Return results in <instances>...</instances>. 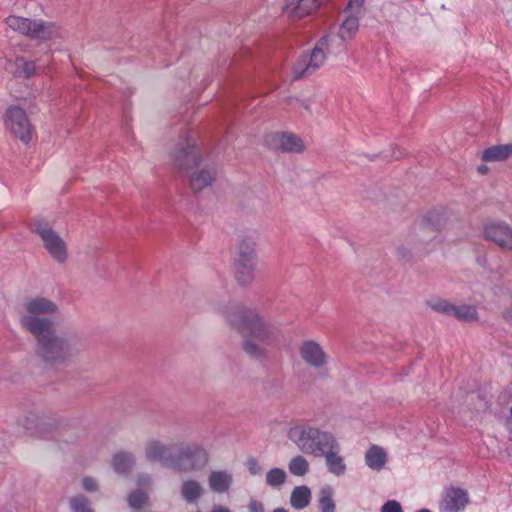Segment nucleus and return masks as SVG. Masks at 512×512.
I'll use <instances>...</instances> for the list:
<instances>
[{
  "label": "nucleus",
  "instance_id": "obj_27",
  "mask_svg": "<svg viewBox=\"0 0 512 512\" xmlns=\"http://www.w3.org/2000/svg\"><path fill=\"white\" fill-rule=\"evenodd\" d=\"M288 468L291 474L304 476L309 470V463L303 456L298 455L290 460Z\"/></svg>",
  "mask_w": 512,
  "mask_h": 512
},
{
  "label": "nucleus",
  "instance_id": "obj_20",
  "mask_svg": "<svg viewBox=\"0 0 512 512\" xmlns=\"http://www.w3.org/2000/svg\"><path fill=\"white\" fill-rule=\"evenodd\" d=\"M512 156V144L494 145L482 152L481 159L484 162H502Z\"/></svg>",
  "mask_w": 512,
  "mask_h": 512
},
{
  "label": "nucleus",
  "instance_id": "obj_31",
  "mask_svg": "<svg viewBox=\"0 0 512 512\" xmlns=\"http://www.w3.org/2000/svg\"><path fill=\"white\" fill-rule=\"evenodd\" d=\"M453 316L460 321H474L477 319V312L473 306L460 305L454 307Z\"/></svg>",
  "mask_w": 512,
  "mask_h": 512
},
{
  "label": "nucleus",
  "instance_id": "obj_29",
  "mask_svg": "<svg viewBox=\"0 0 512 512\" xmlns=\"http://www.w3.org/2000/svg\"><path fill=\"white\" fill-rule=\"evenodd\" d=\"M319 507L321 512H334L333 491L330 487L323 488L320 492Z\"/></svg>",
  "mask_w": 512,
  "mask_h": 512
},
{
  "label": "nucleus",
  "instance_id": "obj_7",
  "mask_svg": "<svg viewBox=\"0 0 512 512\" xmlns=\"http://www.w3.org/2000/svg\"><path fill=\"white\" fill-rule=\"evenodd\" d=\"M4 127L9 135L21 141L23 144H29L34 137L35 130L32 126L26 111L17 105L9 106L3 116Z\"/></svg>",
  "mask_w": 512,
  "mask_h": 512
},
{
  "label": "nucleus",
  "instance_id": "obj_34",
  "mask_svg": "<svg viewBox=\"0 0 512 512\" xmlns=\"http://www.w3.org/2000/svg\"><path fill=\"white\" fill-rule=\"evenodd\" d=\"M71 506L75 512H93L88 508L87 500L84 497H75L72 499Z\"/></svg>",
  "mask_w": 512,
  "mask_h": 512
},
{
  "label": "nucleus",
  "instance_id": "obj_38",
  "mask_svg": "<svg viewBox=\"0 0 512 512\" xmlns=\"http://www.w3.org/2000/svg\"><path fill=\"white\" fill-rule=\"evenodd\" d=\"M362 3L363 0H349L346 9H348V12L352 10H355L356 12H362Z\"/></svg>",
  "mask_w": 512,
  "mask_h": 512
},
{
  "label": "nucleus",
  "instance_id": "obj_19",
  "mask_svg": "<svg viewBox=\"0 0 512 512\" xmlns=\"http://www.w3.org/2000/svg\"><path fill=\"white\" fill-rule=\"evenodd\" d=\"M387 460V452L379 445H371L365 452V463L372 470H382L385 467Z\"/></svg>",
  "mask_w": 512,
  "mask_h": 512
},
{
  "label": "nucleus",
  "instance_id": "obj_14",
  "mask_svg": "<svg viewBox=\"0 0 512 512\" xmlns=\"http://www.w3.org/2000/svg\"><path fill=\"white\" fill-rule=\"evenodd\" d=\"M468 503L467 493L460 488H448L445 490L440 503L442 512H458Z\"/></svg>",
  "mask_w": 512,
  "mask_h": 512
},
{
  "label": "nucleus",
  "instance_id": "obj_5",
  "mask_svg": "<svg viewBox=\"0 0 512 512\" xmlns=\"http://www.w3.org/2000/svg\"><path fill=\"white\" fill-rule=\"evenodd\" d=\"M6 24L14 31L31 38L52 40L62 38L64 30L61 26L42 20H29L23 17L11 15L6 19Z\"/></svg>",
  "mask_w": 512,
  "mask_h": 512
},
{
  "label": "nucleus",
  "instance_id": "obj_8",
  "mask_svg": "<svg viewBox=\"0 0 512 512\" xmlns=\"http://www.w3.org/2000/svg\"><path fill=\"white\" fill-rule=\"evenodd\" d=\"M256 242L252 237L242 238L237 246L235 258V275L237 280L246 284L253 278V272L256 268Z\"/></svg>",
  "mask_w": 512,
  "mask_h": 512
},
{
  "label": "nucleus",
  "instance_id": "obj_24",
  "mask_svg": "<svg viewBox=\"0 0 512 512\" xmlns=\"http://www.w3.org/2000/svg\"><path fill=\"white\" fill-rule=\"evenodd\" d=\"M287 8L297 17H304L317 8L316 0H288Z\"/></svg>",
  "mask_w": 512,
  "mask_h": 512
},
{
  "label": "nucleus",
  "instance_id": "obj_36",
  "mask_svg": "<svg viewBox=\"0 0 512 512\" xmlns=\"http://www.w3.org/2000/svg\"><path fill=\"white\" fill-rule=\"evenodd\" d=\"M247 466H248V470H249L250 474H252V475H257V474L261 473V471H262V468L256 459H250L247 462Z\"/></svg>",
  "mask_w": 512,
  "mask_h": 512
},
{
  "label": "nucleus",
  "instance_id": "obj_21",
  "mask_svg": "<svg viewBox=\"0 0 512 512\" xmlns=\"http://www.w3.org/2000/svg\"><path fill=\"white\" fill-rule=\"evenodd\" d=\"M199 161L200 151L196 146H189L176 156V164L180 169L189 170L198 167Z\"/></svg>",
  "mask_w": 512,
  "mask_h": 512
},
{
  "label": "nucleus",
  "instance_id": "obj_33",
  "mask_svg": "<svg viewBox=\"0 0 512 512\" xmlns=\"http://www.w3.org/2000/svg\"><path fill=\"white\" fill-rule=\"evenodd\" d=\"M147 501V496L142 492H133L128 497V503L133 508L142 507Z\"/></svg>",
  "mask_w": 512,
  "mask_h": 512
},
{
  "label": "nucleus",
  "instance_id": "obj_18",
  "mask_svg": "<svg viewBox=\"0 0 512 512\" xmlns=\"http://www.w3.org/2000/svg\"><path fill=\"white\" fill-rule=\"evenodd\" d=\"M326 465L332 474L336 476L343 475L346 471V464L343 456L339 453V445L335 440V447H325L324 454Z\"/></svg>",
  "mask_w": 512,
  "mask_h": 512
},
{
  "label": "nucleus",
  "instance_id": "obj_42",
  "mask_svg": "<svg viewBox=\"0 0 512 512\" xmlns=\"http://www.w3.org/2000/svg\"><path fill=\"white\" fill-rule=\"evenodd\" d=\"M504 317L510 321H512V315H510V312H507Z\"/></svg>",
  "mask_w": 512,
  "mask_h": 512
},
{
  "label": "nucleus",
  "instance_id": "obj_16",
  "mask_svg": "<svg viewBox=\"0 0 512 512\" xmlns=\"http://www.w3.org/2000/svg\"><path fill=\"white\" fill-rule=\"evenodd\" d=\"M273 146L285 152H302L305 149L303 140L292 133H278L272 138Z\"/></svg>",
  "mask_w": 512,
  "mask_h": 512
},
{
  "label": "nucleus",
  "instance_id": "obj_9",
  "mask_svg": "<svg viewBox=\"0 0 512 512\" xmlns=\"http://www.w3.org/2000/svg\"><path fill=\"white\" fill-rule=\"evenodd\" d=\"M337 41L335 37L322 38L307 56H302L293 66L294 78H300L312 74L317 68L323 65L326 59V53L334 50V43Z\"/></svg>",
  "mask_w": 512,
  "mask_h": 512
},
{
  "label": "nucleus",
  "instance_id": "obj_11",
  "mask_svg": "<svg viewBox=\"0 0 512 512\" xmlns=\"http://www.w3.org/2000/svg\"><path fill=\"white\" fill-rule=\"evenodd\" d=\"M485 238L503 249L512 250V228L504 223H489L484 229Z\"/></svg>",
  "mask_w": 512,
  "mask_h": 512
},
{
  "label": "nucleus",
  "instance_id": "obj_40",
  "mask_svg": "<svg viewBox=\"0 0 512 512\" xmlns=\"http://www.w3.org/2000/svg\"><path fill=\"white\" fill-rule=\"evenodd\" d=\"M211 512H231L228 508L223 506H215Z\"/></svg>",
  "mask_w": 512,
  "mask_h": 512
},
{
  "label": "nucleus",
  "instance_id": "obj_12",
  "mask_svg": "<svg viewBox=\"0 0 512 512\" xmlns=\"http://www.w3.org/2000/svg\"><path fill=\"white\" fill-rule=\"evenodd\" d=\"M58 311V306L52 300L43 296H34L25 299L23 303V315L37 317L39 314H55Z\"/></svg>",
  "mask_w": 512,
  "mask_h": 512
},
{
  "label": "nucleus",
  "instance_id": "obj_44",
  "mask_svg": "<svg viewBox=\"0 0 512 512\" xmlns=\"http://www.w3.org/2000/svg\"><path fill=\"white\" fill-rule=\"evenodd\" d=\"M417 512H431V511H430V510H428V509H421V510H419V511H417Z\"/></svg>",
  "mask_w": 512,
  "mask_h": 512
},
{
  "label": "nucleus",
  "instance_id": "obj_23",
  "mask_svg": "<svg viewBox=\"0 0 512 512\" xmlns=\"http://www.w3.org/2000/svg\"><path fill=\"white\" fill-rule=\"evenodd\" d=\"M311 501V490L305 486H297L293 489L290 497V503L295 509H303Z\"/></svg>",
  "mask_w": 512,
  "mask_h": 512
},
{
  "label": "nucleus",
  "instance_id": "obj_6",
  "mask_svg": "<svg viewBox=\"0 0 512 512\" xmlns=\"http://www.w3.org/2000/svg\"><path fill=\"white\" fill-rule=\"evenodd\" d=\"M30 230L37 234L50 257L58 263L68 258V248L64 239L56 233L50 223L43 218L35 217L30 221Z\"/></svg>",
  "mask_w": 512,
  "mask_h": 512
},
{
  "label": "nucleus",
  "instance_id": "obj_2",
  "mask_svg": "<svg viewBox=\"0 0 512 512\" xmlns=\"http://www.w3.org/2000/svg\"><path fill=\"white\" fill-rule=\"evenodd\" d=\"M22 327L34 335L38 342V355L48 365L63 363L71 352L69 340L58 335L52 321L46 318L26 316L20 318Z\"/></svg>",
  "mask_w": 512,
  "mask_h": 512
},
{
  "label": "nucleus",
  "instance_id": "obj_26",
  "mask_svg": "<svg viewBox=\"0 0 512 512\" xmlns=\"http://www.w3.org/2000/svg\"><path fill=\"white\" fill-rule=\"evenodd\" d=\"M134 464V458L130 453L119 452L112 459V466L118 473L128 471Z\"/></svg>",
  "mask_w": 512,
  "mask_h": 512
},
{
  "label": "nucleus",
  "instance_id": "obj_17",
  "mask_svg": "<svg viewBox=\"0 0 512 512\" xmlns=\"http://www.w3.org/2000/svg\"><path fill=\"white\" fill-rule=\"evenodd\" d=\"M344 14L345 18L342 21L338 32L339 38L342 41H351L359 30L361 12H356L355 10L348 12V9H345Z\"/></svg>",
  "mask_w": 512,
  "mask_h": 512
},
{
  "label": "nucleus",
  "instance_id": "obj_35",
  "mask_svg": "<svg viewBox=\"0 0 512 512\" xmlns=\"http://www.w3.org/2000/svg\"><path fill=\"white\" fill-rule=\"evenodd\" d=\"M381 512H403L399 502L395 500L387 501L382 507Z\"/></svg>",
  "mask_w": 512,
  "mask_h": 512
},
{
  "label": "nucleus",
  "instance_id": "obj_32",
  "mask_svg": "<svg viewBox=\"0 0 512 512\" xmlns=\"http://www.w3.org/2000/svg\"><path fill=\"white\" fill-rule=\"evenodd\" d=\"M430 306L433 310L447 315H453L455 307V305H452L446 300L433 301L430 303Z\"/></svg>",
  "mask_w": 512,
  "mask_h": 512
},
{
  "label": "nucleus",
  "instance_id": "obj_30",
  "mask_svg": "<svg viewBox=\"0 0 512 512\" xmlns=\"http://www.w3.org/2000/svg\"><path fill=\"white\" fill-rule=\"evenodd\" d=\"M287 479L286 472L281 468H272L266 474V483L271 487H279Z\"/></svg>",
  "mask_w": 512,
  "mask_h": 512
},
{
  "label": "nucleus",
  "instance_id": "obj_43",
  "mask_svg": "<svg viewBox=\"0 0 512 512\" xmlns=\"http://www.w3.org/2000/svg\"><path fill=\"white\" fill-rule=\"evenodd\" d=\"M273 512H287V510H285L283 508H277Z\"/></svg>",
  "mask_w": 512,
  "mask_h": 512
},
{
  "label": "nucleus",
  "instance_id": "obj_25",
  "mask_svg": "<svg viewBox=\"0 0 512 512\" xmlns=\"http://www.w3.org/2000/svg\"><path fill=\"white\" fill-rule=\"evenodd\" d=\"M214 178L215 174L211 170H197L190 175L191 186L194 190H201L211 184Z\"/></svg>",
  "mask_w": 512,
  "mask_h": 512
},
{
  "label": "nucleus",
  "instance_id": "obj_28",
  "mask_svg": "<svg viewBox=\"0 0 512 512\" xmlns=\"http://www.w3.org/2000/svg\"><path fill=\"white\" fill-rule=\"evenodd\" d=\"M201 486L194 480H189L183 483L182 495L185 500L191 502L196 500L201 495Z\"/></svg>",
  "mask_w": 512,
  "mask_h": 512
},
{
  "label": "nucleus",
  "instance_id": "obj_3",
  "mask_svg": "<svg viewBox=\"0 0 512 512\" xmlns=\"http://www.w3.org/2000/svg\"><path fill=\"white\" fill-rule=\"evenodd\" d=\"M145 455L150 461H158L183 472L202 467L208 459L205 450L197 445L185 446L180 449L177 455L173 456L171 448L158 440H152L146 444Z\"/></svg>",
  "mask_w": 512,
  "mask_h": 512
},
{
  "label": "nucleus",
  "instance_id": "obj_37",
  "mask_svg": "<svg viewBox=\"0 0 512 512\" xmlns=\"http://www.w3.org/2000/svg\"><path fill=\"white\" fill-rule=\"evenodd\" d=\"M249 512H264V505L255 500L252 499L248 505Z\"/></svg>",
  "mask_w": 512,
  "mask_h": 512
},
{
  "label": "nucleus",
  "instance_id": "obj_39",
  "mask_svg": "<svg viewBox=\"0 0 512 512\" xmlns=\"http://www.w3.org/2000/svg\"><path fill=\"white\" fill-rule=\"evenodd\" d=\"M82 484L87 491H94L97 488V483L93 478L90 477L84 478Z\"/></svg>",
  "mask_w": 512,
  "mask_h": 512
},
{
  "label": "nucleus",
  "instance_id": "obj_13",
  "mask_svg": "<svg viewBox=\"0 0 512 512\" xmlns=\"http://www.w3.org/2000/svg\"><path fill=\"white\" fill-rule=\"evenodd\" d=\"M301 358L313 367H322L327 362V355L316 341L309 340L301 344L299 348Z\"/></svg>",
  "mask_w": 512,
  "mask_h": 512
},
{
  "label": "nucleus",
  "instance_id": "obj_22",
  "mask_svg": "<svg viewBox=\"0 0 512 512\" xmlns=\"http://www.w3.org/2000/svg\"><path fill=\"white\" fill-rule=\"evenodd\" d=\"M210 488L217 493H224L232 485V475L227 471H213L208 478Z\"/></svg>",
  "mask_w": 512,
  "mask_h": 512
},
{
  "label": "nucleus",
  "instance_id": "obj_4",
  "mask_svg": "<svg viewBox=\"0 0 512 512\" xmlns=\"http://www.w3.org/2000/svg\"><path fill=\"white\" fill-rule=\"evenodd\" d=\"M287 437L297 448L308 455L320 456L325 447H335V437L326 431L307 424H296L289 428Z\"/></svg>",
  "mask_w": 512,
  "mask_h": 512
},
{
  "label": "nucleus",
  "instance_id": "obj_41",
  "mask_svg": "<svg viewBox=\"0 0 512 512\" xmlns=\"http://www.w3.org/2000/svg\"><path fill=\"white\" fill-rule=\"evenodd\" d=\"M478 172L482 175L484 174H487L488 173V167L486 165H480L478 167Z\"/></svg>",
  "mask_w": 512,
  "mask_h": 512
},
{
  "label": "nucleus",
  "instance_id": "obj_15",
  "mask_svg": "<svg viewBox=\"0 0 512 512\" xmlns=\"http://www.w3.org/2000/svg\"><path fill=\"white\" fill-rule=\"evenodd\" d=\"M5 70L16 78H30L37 72L36 63L22 57L7 60Z\"/></svg>",
  "mask_w": 512,
  "mask_h": 512
},
{
  "label": "nucleus",
  "instance_id": "obj_10",
  "mask_svg": "<svg viewBox=\"0 0 512 512\" xmlns=\"http://www.w3.org/2000/svg\"><path fill=\"white\" fill-rule=\"evenodd\" d=\"M446 224L445 217L438 213H430L418 223L417 234L424 241L433 239L445 228Z\"/></svg>",
  "mask_w": 512,
  "mask_h": 512
},
{
  "label": "nucleus",
  "instance_id": "obj_45",
  "mask_svg": "<svg viewBox=\"0 0 512 512\" xmlns=\"http://www.w3.org/2000/svg\"><path fill=\"white\" fill-rule=\"evenodd\" d=\"M510 414H511V416H512V405H511V408H510Z\"/></svg>",
  "mask_w": 512,
  "mask_h": 512
},
{
  "label": "nucleus",
  "instance_id": "obj_1",
  "mask_svg": "<svg viewBox=\"0 0 512 512\" xmlns=\"http://www.w3.org/2000/svg\"><path fill=\"white\" fill-rule=\"evenodd\" d=\"M229 322L242 336V348L250 357H267L278 347L279 330L257 312L236 311L229 316Z\"/></svg>",
  "mask_w": 512,
  "mask_h": 512
}]
</instances>
